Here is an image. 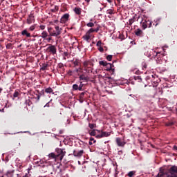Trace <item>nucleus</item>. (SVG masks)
<instances>
[{
	"label": "nucleus",
	"instance_id": "nucleus-4",
	"mask_svg": "<svg viewBox=\"0 0 177 177\" xmlns=\"http://www.w3.org/2000/svg\"><path fill=\"white\" fill-rule=\"evenodd\" d=\"M141 23V27L143 28V30H146V28H150L152 26L151 21L147 19H142Z\"/></svg>",
	"mask_w": 177,
	"mask_h": 177
},
{
	"label": "nucleus",
	"instance_id": "nucleus-11",
	"mask_svg": "<svg viewBox=\"0 0 177 177\" xmlns=\"http://www.w3.org/2000/svg\"><path fill=\"white\" fill-rule=\"evenodd\" d=\"M35 21V19H34V15L30 14L27 19V23L28 24H32V23H34Z\"/></svg>",
	"mask_w": 177,
	"mask_h": 177
},
{
	"label": "nucleus",
	"instance_id": "nucleus-41",
	"mask_svg": "<svg viewBox=\"0 0 177 177\" xmlns=\"http://www.w3.org/2000/svg\"><path fill=\"white\" fill-rule=\"evenodd\" d=\"M39 28H41V30H44L45 28V25H40Z\"/></svg>",
	"mask_w": 177,
	"mask_h": 177
},
{
	"label": "nucleus",
	"instance_id": "nucleus-12",
	"mask_svg": "<svg viewBox=\"0 0 177 177\" xmlns=\"http://www.w3.org/2000/svg\"><path fill=\"white\" fill-rule=\"evenodd\" d=\"M90 136H97V133H100V130L93 129L91 131H88Z\"/></svg>",
	"mask_w": 177,
	"mask_h": 177
},
{
	"label": "nucleus",
	"instance_id": "nucleus-53",
	"mask_svg": "<svg viewBox=\"0 0 177 177\" xmlns=\"http://www.w3.org/2000/svg\"><path fill=\"white\" fill-rule=\"evenodd\" d=\"M158 26V24H155V27H157Z\"/></svg>",
	"mask_w": 177,
	"mask_h": 177
},
{
	"label": "nucleus",
	"instance_id": "nucleus-16",
	"mask_svg": "<svg viewBox=\"0 0 177 177\" xmlns=\"http://www.w3.org/2000/svg\"><path fill=\"white\" fill-rule=\"evenodd\" d=\"M15 174V170H8L6 174V176L7 177H13V175Z\"/></svg>",
	"mask_w": 177,
	"mask_h": 177
},
{
	"label": "nucleus",
	"instance_id": "nucleus-28",
	"mask_svg": "<svg viewBox=\"0 0 177 177\" xmlns=\"http://www.w3.org/2000/svg\"><path fill=\"white\" fill-rule=\"evenodd\" d=\"M79 86H77V84H73V91H78Z\"/></svg>",
	"mask_w": 177,
	"mask_h": 177
},
{
	"label": "nucleus",
	"instance_id": "nucleus-17",
	"mask_svg": "<svg viewBox=\"0 0 177 177\" xmlns=\"http://www.w3.org/2000/svg\"><path fill=\"white\" fill-rule=\"evenodd\" d=\"M21 35H26V37H27V38H30L31 37V35L30 34V32H28L26 29L24 30L21 32Z\"/></svg>",
	"mask_w": 177,
	"mask_h": 177
},
{
	"label": "nucleus",
	"instance_id": "nucleus-32",
	"mask_svg": "<svg viewBox=\"0 0 177 177\" xmlns=\"http://www.w3.org/2000/svg\"><path fill=\"white\" fill-rule=\"evenodd\" d=\"M91 32H95V29L91 28L87 31V33H88L90 35Z\"/></svg>",
	"mask_w": 177,
	"mask_h": 177
},
{
	"label": "nucleus",
	"instance_id": "nucleus-57",
	"mask_svg": "<svg viewBox=\"0 0 177 177\" xmlns=\"http://www.w3.org/2000/svg\"><path fill=\"white\" fill-rule=\"evenodd\" d=\"M5 1V0H1V1Z\"/></svg>",
	"mask_w": 177,
	"mask_h": 177
},
{
	"label": "nucleus",
	"instance_id": "nucleus-45",
	"mask_svg": "<svg viewBox=\"0 0 177 177\" xmlns=\"http://www.w3.org/2000/svg\"><path fill=\"white\" fill-rule=\"evenodd\" d=\"M99 31V28L94 29V32H97Z\"/></svg>",
	"mask_w": 177,
	"mask_h": 177
},
{
	"label": "nucleus",
	"instance_id": "nucleus-15",
	"mask_svg": "<svg viewBox=\"0 0 177 177\" xmlns=\"http://www.w3.org/2000/svg\"><path fill=\"white\" fill-rule=\"evenodd\" d=\"M83 39H84V41H86V42H89V40L91 39V35L89 33H86L85 34V35L83 36Z\"/></svg>",
	"mask_w": 177,
	"mask_h": 177
},
{
	"label": "nucleus",
	"instance_id": "nucleus-33",
	"mask_svg": "<svg viewBox=\"0 0 177 177\" xmlns=\"http://www.w3.org/2000/svg\"><path fill=\"white\" fill-rule=\"evenodd\" d=\"M19 97V91H15L13 94V97Z\"/></svg>",
	"mask_w": 177,
	"mask_h": 177
},
{
	"label": "nucleus",
	"instance_id": "nucleus-54",
	"mask_svg": "<svg viewBox=\"0 0 177 177\" xmlns=\"http://www.w3.org/2000/svg\"><path fill=\"white\" fill-rule=\"evenodd\" d=\"M1 92H2V88H0V93H1Z\"/></svg>",
	"mask_w": 177,
	"mask_h": 177
},
{
	"label": "nucleus",
	"instance_id": "nucleus-56",
	"mask_svg": "<svg viewBox=\"0 0 177 177\" xmlns=\"http://www.w3.org/2000/svg\"><path fill=\"white\" fill-rule=\"evenodd\" d=\"M57 20L55 21V23H57Z\"/></svg>",
	"mask_w": 177,
	"mask_h": 177
},
{
	"label": "nucleus",
	"instance_id": "nucleus-40",
	"mask_svg": "<svg viewBox=\"0 0 177 177\" xmlns=\"http://www.w3.org/2000/svg\"><path fill=\"white\" fill-rule=\"evenodd\" d=\"M142 67L143 68H147V64L146 63H142Z\"/></svg>",
	"mask_w": 177,
	"mask_h": 177
},
{
	"label": "nucleus",
	"instance_id": "nucleus-25",
	"mask_svg": "<svg viewBox=\"0 0 177 177\" xmlns=\"http://www.w3.org/2000/svg\"><path fill=\"white\" fill-rule=\"evenodd\" d=\"M73 64H74L75 67H77V66H80V60L75 59L73 62Z\"/></svg>",
	"mask_w": 177,
	"mask_h": 177
},
{
	"label": "nucleus",
	"instance_id": "nucleus-24",
	"mask_svg": "<svg viewBox=\"0 0 177 177\" xmlns=\"http://www.w3.org/2000/svg\"><path fill=\"white\" fill-rule=\"evenodd\" d=\"M107 62H105V61H100L99 62V64L100 66H104L106 67V66H107Z\"/></svg>",
	"mask_w": 177,
	"mask_h": 177
},
{
	"label": "nucleus",
	"instance_id": "nucleus-55",
	"mask_svg": "<svg viewBox=\"0 0 177 177\" xmlns=\"http://www.w3.org/2000/svg\"><path fill=\"white\" fill-rule=\"evenodd\" d=\"M85 1H86V2H89L90 0H85Z\"/></svg>",
	"mask_w": 177,
	"mask_h": 177
},
{
	"label": "nucleus",
	"instance_id": "nucleus-5",
	"mask_svg": "<svg viewBox=\"0 0 177 177\" xmlns=\"http://www.w3.org/2000/svg\"><path fill=\"white\" fill-rule=\"evenodd\" d=\"M100 134L96 136L97 139H102V138H109L111 133L110 132L100 131Z\"/></svg>",
	"mask_w": 177,
	"mask_h": 177
},
{
	"label": "nucleus",
	"instance_id": "nucleus-37",
	"mask_svg": "<svg viewBox=\"0 0 177 177\" xmlns=\"http://www.w3.org/2000/svg\"><path fill=\"white\" fill-rule=\"evenodd\" d=\"M97 46H98V48L102 46V41H97Z\"/></svg>",
	"mask_w": 177,
	"mask_h": 177
},
{
	"label": "nucleus",
	"instance_id": "nucleus-1",
	"mask_svg": "<svg viewBox=\"0 0 177 177\" xmlns=\"http://www.w3.org/2000/svg\"><path fill=\"white\" fill-rule=\"evenodd\" d=\"M48 32H49L50 37H57L62 34V28L55 26V30H53L52 27H48Z\"/></svg>",
	"mask_w": 177,
	"mask_h": 177
},
{
	"label": "nucleus",
	"instance_id": "nucleus-2",
	"mask_svg": "<svg viewBox=\"0 0 177 177\" xmlns=\"http://www.w3.org/2000/svg\"><path fill=\"white\" fill-rule=\"evenodd\" d=\"M92 67H93V63H92V62L84 61L83 62V68H84V71H86V73H87V74H91V73H92V70H93V68H92Z\"/></svg>",
	"mask_w": 177,
	"mask_h": 177
},
{
	"label": "nucleus",
	"instance_id": "nucleus-49",
	"mask_svg": "<svg viewBox=\"0 0 177 177\" xmlns=\"http://www.w3.org/2000/svg\"><path fill=\"white\" fill-rule=\"evenodd\" d=\"M174 150H177V146L174 147Z\"/></svg>",
	"mask_w": 177,
	"mask_h": 177
},
{
	"label": "nucleus",
	"instance_id": "nucleus-6",
	"mask_svg": "<svg viewBox=\"0 0 177 177\" xmlns=\"http://www.w3.org/2000/svg\"><path fill=\"white\" fill-rule=\"evenodd\" d=\"M57 151L58 153H59V154L57 156V158H59V160L62 161V160H63V158L66 156V151H64V149H58Z\"/></svg>",
	"mask_w": 177,
	"mask_h": 177
},
{
	"label": "nucleus",
	"instance_id": "nucleus-7",
	"mask_svg": "<svg viewBox=\"0 0 177 177\" xmlns=\"http://www.w3.org/2000/svg\"><path fill=\"white\" fill-rule=\"evenodd\" d=\"M48 50H49L52 55H56L57 49L55 46L48 44Z\"/></svg>",
	"mask_w": 177,
	"mask_h": 177
},
{
	"label": "nucleus",
	"instance_id": "nucleus-42",
	"mask_svg": "<svg viewBox=\"0 0 177 177\" xmlns=\"http://www.w3.org/2000/svg\"><path fill=\"white\" fill-rule=\"evenodd\" d=\"M68 75H73V71H68Z\"/></svg>",
	"mask_w": 177,
	"mask_h": 177
},
{
	"label": "nucleus",
	"instance_id": "nucleus-19",
	"mask_svg": "<svg viewBox=\"0 0 177 177\" xmlns=\"http://www.w3.org/2000/svg\"><path fill=\"white\" fill-rule=\"evenodd\" d=\"M74 12H75V13H76V15H81V8H75Z\"/></svg>",
	"mask_w": 177,
	"mask_h": 177
},
{
	"label": "nucleus",
	"instance_id": "nucleus-38",
	"mask_svg": "<svg viewBox=\"0 0 177 177\" xmlns=\"http://www.w3.org/2000/svg\"><path fill=\"white\" fill-rule=\"evenodd\" d=\"M82 86H84V84H80V85L79 86V88H78V91H82Z\"/></svg>",
	"mask_w": 177,
	"mask_h": 177
},
{
	"label": "nucleus",
	"instance_id": "nucleus-36",
	"mask_svg": "<svg viewBox=\"0 0 177 177\" xmlns=\"http://www.w3.org/2000/svg\"><path fill=\"white\" fill-rule=\"evenodd\" d=\"M135 21V19H131L129 20V23L130 26H132V24Z\"/></svg>",
	"mask_w": 177,
	"mask_h": 177
},
{
	"label": "nucleus",
	"instance_id": "nucleus-34",
	"mask_svg": "<svg viewBox=\"0 0 177 177\" xmlns=\"http://www.w3.org/2000/svg\"><path fill=\"white\" fill-rule=\"evenodd\" d=\"M156 63H158V64H161V63H162V60L160 58H157Z\"/></svg>",
	"mask_w": 177,
	"mask_h": 177
},
{
	"label": "nucleus",
	"instance_id": "nucleus-23",
	"mask_svg": "<svg viewBox=\"0 0 177 177\" xmlns=\"http://www.w3.org/2000/svg\"><path fill=\"white\" fill-rule=\"evenodd\" d=\"M105 67H106V71H110V70H111L112 68L111 64L108 63Z\"/></svg>",
	"mask_w": 177,
	"mask_h": 177
},
{
	"label": "nucleus",
	"instance_id": "nucleus-9",
	"mask_svg": "<svg viewBox=\"0 0 177 177\" xmlns=\"http://www.w3.org/2000/svg\"><path fill=\"white\" fill-rule=\"evenodd\" d=\"M69 17H70L69 14H67V13L64 14L60 19L61 23H62V24L66 23L67 21H68Z\"/></svg>",
	"mask_w": 177,
	"mask_h": 177
},
{
	"label": "nucleus",
	"instance_id": "nucleus-58",
	"mask_svg": "<svg viewBox=\"0 0 177 177\" xmlns=\"http://www.w3.org/2000/svg\"><path fill=\"white\" fill-rule=\"evenodd\" d=\"M145 86H147V85H145Z\"/></svg>",
	"mask_w": 177,
	"mask_h": 177
},
{
	"label": "nucleus",
	"instance_id": "nucleus-3",
	"mask_svg": "<svg viewBox=\"0 0 177 177\" xmlns=\"http://www.w3.org/2000/svg\"><path fill=\"white\" fill-rule=\"evenodd\" d=\"M156 177H176V175L172 171V167H171L169 170L159 173Z\"/></svg>",
	"mask_w": 177,
	"mask_h": 177
},
{
	"label": "nucleus",
	"instance_id": "nucleus-39",
	"mask_svg": "<svg viewBox=\"0 0 177 177\" xmlns=\"http://www.w3.org/2000/svg\"><path fill=\"white\" fill-rule=\"evenodd\" d=\"M90 142H93V143H96V140H95V138H90Z\"/></svg>",
	"mask_w": 177,
	"mask_h": 177
},
{
	"label": "nucleus",
	"instance_id": "nucleus-26",
	"mask_svg": "<svg viewBox=\"0 0 177 177\" xmlns=\"http://www.w3.org/2000/svg\"><path fill=\"white\" fill-rule=\"evenodd\" d=\"M88 127L90 129H93V128H96V124H88Z\"/></svg>",
	"mask_w": 177,
	"mask_h": 177
},
{
	"label": "nucleus",
	"instance_id": "nucleus-43",
	"mask_svg": "<svg viewBox=\"0 0 177 177\" xmlns=\"http://www.w3.org/2000/svg\"><path fill=\"white\" fill-rule=\"evenodd\" d=\"M98 50H100V52H103L104 50L102 46L98 47Z\"/></svg>",
	"mask_w": 177,
	"mask_h": 177
},
{
	"label": "nucleus",
	"instance_id": "nucleus-30",
	"mask_svg": "<svg viewBox=\"0 0 177 177\" xmlns=\"http://www.w3.org/2000/svg\"><path fill=\"white\" fill-rule=\"evenodd\" d=\"M113 59V55H109L106 57V59L109 61V62H111V59Z\"/></svg>",
	"mask_w": 177,
	"mask_h": 177
},
{
	"label": "nucleus",
	"instance_id": "nucleus-47",
	"mask_svg": "<svg viewBox=\"0 0 177 177\" xmlns=\"http://www.w3.org/2000/svg\"><path fill=\"white\" fill-rule=\"evenodd\" d=\"M44 107H49V102H48L45 106Z\"/></svg>",
	"mask_w": 177,
	"mask_h": 177
},
{
	"label": "nucleus",
	"instance_id": "nucleus-18",
	"mask_svg": "<svg viewBox=\"0 0 177 177\" xmlns=\"http://www.w3.org/2000/svg\"><path fill=\"white\" fill-rule=\"evenodd\" d=\"M41 38H43V39H45L47 38L48 37V32L46 31H43L42 33H41Z\"/></svg>",
	"mask_w": 177,
	"mask_h": 177
},
{
	"label": "nucleus",
	"instance_id": "nucleus-20",
	"mask_svg": "<svg viewBox=\"0 0 177 177\" xmlns=\"http://www.w3.org/2000/svg\"><path fill=\"white\" fill-rule=\"evenodd\" d=\"M46 93H53V89L52 88H47L45 89Z\"/></svg>",
	"mask_w": 177,
	"mask_h": 177
},
{
	"label": "nucleus",
	"instance_id": "nucleus-8",
	"mask_svg": "<svg viewBox=\"0 0 177 177\" xmlns=\"http://www.w3.org/2000/svg\"><path fill=\"white\" fill-rule=\"evenodd\" d=\"M82 154H84V150H74L73 151V156L75 157H82Z\"/></svg>",
	"mask_w": 177,
	"mask_h": 177
},
{
	"label": "nucleus",
	"instance_id": "nucleus-31",
	"mask_svg": "<svg viewBox=\"0 0 177 177\" xmlns=\"http://www.w3.org/2000/svg\"><path fill=\"white\" fill-rule=\"evenodd\" d=\"M95 26V24L93 22H89L87 24V27H93Z\"/></svg>",
	"mask_w": 177,
	"mask_h": 177
},
{
	"label": "nucleus",
	"instance_id": "nucleus-44",
	"mask_svg": "<svg viewBox=\"0 0 177 177\" xmlns=\"http://www.w3.org/2000/svg\"><path fill=\"white\" fill-rule=\"evenodd\" d=\"M84 95H85V93L84 92H83V93H80V98H82V97H84Z\"/></svg>",
	"mask_w": 177,
	"mask_h": 177
},
{
	"label": "nucleus",
	"instance_id": "nucleus-48",
	"mask_svg": "<svg viewBox=\"0 0 177 177\" xmlns=\"http://www.w3.org/2000/svg\"><path fill=\"white\" fill-rule=\"evenodd\" d=\"M23 177H28V174H26V175H24Z\"/></svg>",
	"mask_w": 177,
	"mask_h": 177
},
{
	"label": "nucleus",
	"instance_id": "nucleus-35",
	"mask_svg": "<svg viewBox=\"0 0 177 177\" xmlns=\"http://www.w3.org/2000/svg\"><path fill=\"white\" fill-rule=\"evenodd\" d=\"M29 30H30V31H34V30H35V25L31 26L29 28Z\"/></svg>",
	"mask_w": 177,
	"mask_h": 177
},
{
	"label": "nucleus",
	"instance_id": "nucleus-27",
	"mask_svg": "<svg viewBox=\"0 0 177 177\" xmlns=\"http://www.w3.org/2000/svg\"><path fill=\"white\" fill-rule=\"evenodd\" d=\"M48 157H51V158H55V160H56V158H56V155H55L54 153H50V154L48 155Z\"/></svg>",
	"mask_w": 177,
	"mask_h": 177
},
{
	"label": "nucleus",
	"instance_id": "nucleus-29",
	"mask_svg": "<svg viewBox=\"0 0 177 177\" xmlns=\"http://www.w3.org/2000/svg\"><path fill=\"white\" fill-rule=\"evenodd\" d=\"M133 175H135L134 171H129L128 174V176H129V177H132V176H133Z\"/></svg>",
	"mask_w": 177,
	"mask_h": 177
},
{
	"label": "nucleus",
	"instance_id": "nucleus-14",
	"mask_svg": "<svg viewBox=\"0 0 177 177\" xmlns=\"http://www.w3.org/2000/svg\"><path fill=\"white\" fill-rule=\"evenodd\" d=\"M80 81H86L88 82L89 80V77L85 75H81L80 77Z\"/></svg>",
	"mask_w": 177,
	"mask_h": 177
},
{
	"label": "nucleus",
	"instance_id": "nucleus-13",
	"mask_svg": "<svg viewBox=\"0 0 177 177\" xmlns=\"http://www.w3.org/2000/svg\"><path fill=\"white\" fill-rule=\"evenodd\" d=\"M135 34L137 35V37H143V30H142L140 28H138L136 30Z\"/></svg>",
	"mask_w": 177,
	"mask_h": 177
},
{
	"label": "nucleus",
	"instance_id": "nucleus-22",
	"mask_svg": "<svg viewBox=\"0 0 177 177\" xmlns=\"http://www.w3.org/2000/svg\"><path fill=\"white\" fill-rule=\"evenodd\" d=\"M48 66H49V64H44L42 65V67L41 68V70H42L43 71L46 70V68H48Z\"/></svg>",
	"mask_w": 177,
	"mask_h": 177
},
{
	"label": "nucleus",
	"instance_id": "nucleus-10",
	"mask_svg": "<svg viewBox=\"0 0 177 177\" xmlns=\"http://www.w3.org/2000/svg\"><path fill=\"white\" fill-rule=\"evenodd\" d=\"M116 143L120 147H124V146H125V142L122 140V139L120 138H116Z\"/></svg>",
	"mask_w": 177,
	"mask_h": 177
},
{
	"label": "nucleus",
	"instance_id": "nucleus-21",
	"mask_svg": "<svg viewBox=\"0 0 177 177\" xmlns=\"http://www.w3.org/2000/svg\"><path fill=\"white\" fill-rule=\"evenodd\" d=\"M171 171H174V175H176V177H177V167L176 166H172L171 167Z\"/></svg>",
	"mask_w": 177,
	"mask_h": 177
},
{
	"label": "nucleus",
	"instance_id": "nucleus-46",
	"mask_svg": "<svg viewBox=\"0 0 177 177\" xmlns=\"http://www.w3.org/2000/svg\"><path fill=\"white\" fill-rule=\"evenodd\" d=\"M47 41H48V42H50V41H52V37H48V38L47 39Z\"/></svg>",
	"mask_w": 177,
	"mask_h": 177
},
{
	"label": "nucleus",
	"instance_id": "nucleus-51",
	"mask_svg": "<svg viewBox=\"0 0 177 177\" xmlns=\"http://www.w3.org/2000/svg\"><path fill=\"white\" fill-rule=\"evenodd\" d=\"M88 143H89L90 145H93L92 141H89Z\"/></svg>",
	"mask_w": 177,
	"mask_h": 177
},
{
	"label": "nucleus",
	"instance_id": "nucleus-52",
	"mask_svg": "<svg viewBox=\"0 0 177 177\" xmlns=\"http://www.w3.org/2000/svg\"><path fill=\"white\" fill-rule=\"evenodd\" d=\"M108 2H109V3H111V0H107Z\"/></svg>",
	"mask_w": 177,
	"mask_h": 177
},
{
	"label": "nucleus",
	"instance_id": "nucleus-50",
	"mask_svg": "<svg viewBox=\"0 0 177 177\" xmlns=\"http://www.w3.org/2000/svg\"><path fill=\"white\" fill-rule=\"evenodd\" d=\"M138 80H140V81H142V79L140 78V77H137Z\"/></svg>",
	"mask_w": 177,
	"mask_h": 177
}]
</instances>
